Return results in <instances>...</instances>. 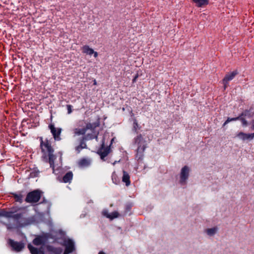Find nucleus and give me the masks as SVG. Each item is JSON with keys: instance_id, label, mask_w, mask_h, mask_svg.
<instances>
[{"instance_id": "f257e3e1", "label": "nucleus", "mask_w": 254, "mask_h": 254, "mask_svg": "<svg viewBox=\"0 0 254 254\" xmlns=\"http://www.w3.org/2000/svg\"><path fill=\"white\" fill-rule=\"evenodd\" d=\"M78 128L74 129V133L77 135H82V140L77 149L85 148L86 145L84 141L97 138L98 133L95 131V124L87 123L85 120H80L78 122Z\"/></svg>"}, {"instance_id": "f03ea898", "label": "nucleus", "mask_w": 254, "mask_h": 254, "mask_svg": "<svg viewBox=\"0 0 254 254\" xmlns=\"http://www.w3.org/2000/svg\"><path fill=\"white\" fill-rule=\"evenodd\" d=\"M39 139L42 157L44 159H48L50 167L54 170L56 156L54 154L55 150L52 145V143L48 138L44 139L41 136L39 137Z\"/></svg>"}, {"instance_id": "7ed1b4c3", "label": "nucleus", "mask_w": 254, "mask_h": 254, "mask_svg": "<svg viewBox=\"0 0 254 254\" xmlns=\"http://www.w3.org/2000/svg\"><path fill=\"white\" fill-rule=\"evenodd\" d=\"M41 197V192L39 190H34L29 192L25 198V201L29 203H36Z\"/></svg>"}, {"instance_id": "20e7f679", "label": "nucleus", "mask_w": 254, "mask_h": 254, "mask_svg": "<svg viewBox=\"0 0 254 254\" xmlns=\"http://www.w3.org/2000/svg\"><path fill=\"white\" fill-rule=\"evenodd\" d=\"M48 127L53 136L54 139L56 141H60L61 140V133L62 129L61 128L55 127L53 124H50L48 126Z\"/></svg>"}, {"instance_id": "39448f33", "label": "nucleus", "mask_w": 254, "mask_h": 254, "mask_svg": "<svg viewBox=\"0 0 254 254\" xmlns=\"http://www.w3.org/2000/svg\"><path fill=\"white\" fill-rule=\"evenodd\" d=\"M8 244L11 248L12 250L15 252H19L21 251L24 248V244L21 242L14 241L12 239H8Z\"/></svg>"}, {"instance_id": "423d86ee", "label": "nucleus", "mask_w": 254, "mask_h": 254, "mask_svg": "<svg viewBox=\"0 0 254 254\" xmlns=\"http://www.w3.org/2000/svg\"><path fill=\"white\" fill-rule=\"evenodd\" d=\"M111 143L110 144L109 146L105 147L104 143H102L101 147L97 150V154L100 156L101 159L104 161L105 157H106L110 152V146Z\"/></svg>"}, {"instance_id": "0eeeda50", "label": "nucleus", "mask_w": 254, "mask_h": 254, "mask_svg": "<svg viewBox=\"0 0 254 254\" xmlns=\"http://www.w3.org/2000/svg\"><path fill=\"white\" fill-rule=\"evenodd\" d=\"M238 72L237 70H235L225 75V77L222 80V83L224 85V90H225L227 88L229 85V82L232 80L235 77V76L238 74Z\"/></svg>"}, {"instance_id": "6e6552de", "label": "nucleus", "mask_w": 254, "mask_h": 254, "mask_svg": "<svg viewBox=\"0 0 254 254\" xmlns=\"http://www.w3.org/2000/svg\"><path fill=\"white\" fill-rule=\"evenodd\" d=\"M189 168L188 166H184L181 170V174H180V183L183 184L185 183L186 181L187 180L189 173Z\"/></svg>"}, {"instance_id": "1a4fd4ad", "label": "nucleus", "mask_w": 254, "mask_h": 254, "mask_svg": "<svg viewBox=\"0 0 254 254\" xmlns=\"http://www.w3.org/2000/svg\"><path fill=\"white\" fill-rule=\"evenodd\" d=\"M0 216H3L7 218L12 217L14 219H18L21 217V214H16L13 215V212L11 211H6L2 210L0 213Z\"/></svg>"}, {"instance_id": "9d476101", "label": "nucleus", "mask_w": 254, "mask_h": 254, "mask_svg": "<svg viewBox=\"0 0 254 254\" xmlns=\"http://www.w3.org/2000/svg\"><path fill=\"white\" fill-rule=\"evenodd\" d=\"M46 241L47 240L45 237L38 236L33 240V244L35 246H44L46 243Z\"/></svg>"}, {"instance_id": "9b49d317", "label": "nucleus", "mask_w": 254, "mask_h": 254, "mask_svg": "<svg viewBox=\"0 0 254 254\" xmlns=\"http://www.w3.org/2000/svg\"><path fill=\"white\" fill-rule=\"evenodd\" d=\"M65 248L64 251L67 252V253H72L74 250V243L73 241L70 240L68 239L66 242H65Z\"/></svg>"}, {"instance_id": "f8f14e48", "label": "nucleus", "mask_w": 254, "mask_h": 254, "mask_svg": "<svg viewBox=\"0 0 254 254\" xmlns=\"http://www.w3.org/2000/svg\"><path fill=\"white\" fill-rule=\"evenodd\" d=\"M46 249L49 252L54 254H61L63 252V249L61 248L54 247L50 245L47 246Z\"/></svg>"}, {"instance_id": "ddd939ff", "label": "nucleus", "mask_w": 254, "mask_h": 254, "mask_svg": "<svg viewBox=\"0 0 254 254\" xmlns=\"http://www.w3.org/2000/svg\"><path fill=\"white\" fill-rule=\"evenodd\" d=\"M146 148V146L144 145H140L138 146L136 150V158L137 160L142 159L143 156V152Z\"/></svg>"}, {"instance_id": "4468645a", "label": "nucleus", "mask_w": 254, "mask_h": 254, "mask_svg": "<svg viewBox=\"0 0 254 254\" xmlns=\"http://www.w3.org/2000/svg\"><path fill=\"white\" fill-rule=\"evenodd\" d=\"M122 182L125 183L126 186L128 187L130 185V176L127 172L123 171Z\"/></svg>"}, {"instance_id": "2eb2a0df", "label": "nucleus", "mask_w": 254, "mask_h": 254, "mask_svg": "<svg viewBox=\"0 0 254 254\" xmlns=\"http://www.w3.org/2000/svg\"><path fill=\"white\" fill-rule=\"evenodd\" d=\"M192 1L198 7L205 6L209 3V0H192Z\"/></svg>"}, {"instance_id": "dca6fc26", "label": "nucleus", "mask_w": 254, "mask_h": 254, "mask_svg": "<svg viewBox=\"0 0 254 254\" xmlns=\"http://www.w3.org/2000/svg\"><path fill=\"white\" fill-rule=\"evenodd\" d=\"M73 178V174L69 171L66 173L63 177L62 182L64 183H70Z\"/></svg>"}, {"instance_id": "f3484780", "label": "nucleus", "mask_w": 254, "mask_h": 254, "mask_svg": "<svg viewBox=\"0 0 254 254\" xmlns=\"http://www.w3.org/2000/svg\"><path fill=\"white\" fill-rule=\"evenodd\" d=\"M237 136L241 138L243 140H252L251 133H246L243 132H240L237 134Z\"/></svg>"}, {"instance_id": "a211bd4d", "label": "nucleus", "mask_w": 254, "mask_h": 254, "mask_svg": "<svg viewBox=\"0 0 254 254\" xmlns=\"http://www.w3.org/2000/svg\"><path fill=\"white\" fill-rule=\"evenodd\" d=\"M82 53L86 55H92L94 53V50L88 45H84L81 48Z\"/></svg>"}, {"instance_id": "6ab92c4d", "label": "nucleus", "mask_w": 254, "mask_h": 254, "mask_svg": "<svg viewBox=\"0 0 254 254\" xmlns=\"http://www.w3.org/2000/svg\"><path fill=\"white\" fill-rule=\"evenodd\" d=\"M248 112H249V111L246 110L244 112V113H242L239 116V117H240V118L239 119V120H240L241 121L242 125L244 127H246L248 125V122L247 121V120L244 118H243L242 117L243 116H247Z\"/></svg>"}, {"instance_id": "aec40b11", "label": "nucleus", "mask_w": 254, "mask_h": 254, "mask_svg": "<svg viewBox=\"0 0 254 254\" xmlns=\"http://www.w3.org/2000/svg\"><path fill=\"white\" fill-rule=\"evenodd\" d=\"M90 164V160L86 158H82L80 159L78 162V165L80 167H87Z\"/></svg>"}, {"instance_id": "412c9836", "label": "nucleus", "mask_w": 254, "mask_h": 254, "mask_svg": "<svg viewBox=\"0 0 254 254\" xmlns=\"http://www.w3.org/2000/svg\"><path fill=\"white\" fill-rule=\"evenodd\" d=\"M27 247L31 254H39L40 250L38 249L33 247L31 244H29L27 246Z\"/></svg>"}, {"instance_id": "4be33fe9", "label": "nucleus", "mask_w": 254, "mask_h": 254, "mask_svg": "<svg viewBox=\"0 0 254 254\" xmlns=\"http://www.w3.org/2000/svg\"><path fill=\"white\" fill-rule=\"evenodd\" d=\"M240 118V117H239V116H238L237 117H235V118H228L227 120L223 124V126H226L227 124H228L230 122L238 121L239 120Z\"/></svg>"}, {"instance_id": "5701e85b", "label": "nucleus", "mask_w": 254, "mask_h": 254, "mask_svg": "<svg viewBox=\"0 0 254 254\" xmlns=\"http://www.w3.org/2000/svg\"><path fill=\"white\" fill-rule=\"evenodd\" d=\"M13 196L16 201L21 202L22 199V195L21 194L13 193Z\"/></svg>"}, {"instance_id": "b1692460", "label": "nucleus", "mask_w": 254, "mask_h": 254, "mask_svg": "<svg viewBox=\"0 0 254 254\" xmlns=\"http://www.w3.org/2000/svg\"><path fill=\"white\" fill-rule=\"evenodd\" d=\"M216 231H217L216 228H210V229H207L206 230V232L207 233V234L208 235L212 236L216 233Z\"/></svg>"}, {"instance_id": "393cba45", "label": "nucleus", "mask_w": 254, "mask_h": 254, "mask_svg": "<svg viewBox=\"0 0 254 254\" xmlns=\"http://www.w3.org/2000/svg\"><path fill=\"white\" fill-rule=\"evenodd\" d=\"M143 140V137L141 135V134L138 135L135 138H134V142L135 143L139 144Z\"/></svg>"}, {"instance_id": "a878e982", "label": "nucleus", "mask_w": 254, "mask_h": 254, "mask_svg": "<svg viewBox=\"0 0 254 254\" xmlns=\"http://www.w3.org/2000/svg\"><path fill=\"white\" fill-rule=\"evenodd\" d=\"M133 127L134 130L137 132L138 129L139 128L138 124L137 123V120L136 119H134L133 120Z\"/></svg>"}, {"instance_id": "bb28decb", "label": "nucleus", "mask_w": 254, "mask_h": 254, "mask_svg": "<svg viewBox=\"0 0 254 254\" xmlns=\"http://www.w3.org/2000/svg\"><path fill=\"white\" fill-rule=\"evenodd\" d=\"M102 213L104 216L111 219V214L109 213L107 210H103Z\"/></svg>"}, {"instance_id": "cd10ccee", "label": "nucleus", "mask_w": 254, "mask_h": 254, "mask_svg": "<svg viewBox=\"0 0 254 254\" xmlns=\"http://www.w3.org/2000/svg\"><path fill=\"white\" fill-rule=\"evenodd\" d=\"M67 110V114H70L72 113V106L71 105H66V106Z\"/></svg>"}, {"instance_id": "c85d7f7f", "label": "nucleus", "mask_w": 254, "mask_h": 254, "mask_svg": "<svg viewBox=\"0 0 254 254\" xmlns=\"http://www.w3.org/2000/svg\"><path fill=\"white\" fill-rule=\"evenodd\" d=\"M120 216L119 213L117 211L112 212V219L116 218Z\"/></svg>"}, {"instance_id": "c756f323", "label": "nucleus", "mask_w": 254, "mask_h": 254, "mask_svg": "<svg viewBox=\"0 0 254 254\" xmlns=\"http://www.w3.org/2000/svg\"><path fill=\"white\" fill-rule=\"evenodd\" d=\"M139 76V75L138 73L136 74V75H135V76L134 77V78H133L132 79V82L134 83L135 82H136L137 78Z\"/></svg>"}, {"instance_id": "7c9ffc66", "label": "nucleus", "mask_w": 254, "mask_h": 254, "mask_svg": "<svg viewBox=\"0 0 254 254\" xmlns=\"http://www.w3.org/2000/svg\"><path fill=\"white\" fill-rule=\"evenodd\" d=\"M251 124H252L251 128H252V129H254V120H252Z\"/></svg>"}, {"instance_id": "2f4dec72", "label": "nucleus", "mask_w": 254, "mask_h": 254, "mask_svg": "<svg viewBox=\"0 0 254 254\" xmlns=\"http://www.w3.org/2000/svg\"><path fill=\"white\" fill-rule=\"evenodd\" d=\"M93 54L94 55V57L95 58H97V57H98V53H97V52H95V51H94V53H93Z\"/></svg>"}, {"instance_id": "473e14b6", "label": "nucleus", "mask_w": 254, "mask_h": 254, "mask_svg": "<svg viewBox=\"0 0 254 254\" xmlns=\"http://www.w3.org/2000/svg\"><path fill=\"white\" fill-rule=\"evenodd\" d=\"M98 254H106L103 251H100L99 252Z\"/></svg>"}, {"instance_id": "72a5a7b5", "label": "nucleus", "mask_w": 254, "mask_h": 254, "mask_svg": "<svg viewBox=\"0 0 254 254\" xmlns=\"http://www.w3.org/2000/svg\"><path fill=\"white\" fill-rule=\"evenodd\" d=\"M251 137L253 139L254 138V132L253 133H251Z\"/></svg>"}, {"instance_id": "f704fd0d", "label": "nucleus", "mask_w": 254, "mask_h": 254, "mask_svg": "<svg viewBox=\"0 0 254 254\" xmlns=\"http://www.w3.org/2000/svg\"><path fill=\"white\" fill-rule=\"evenodd\" d=\"M69 254V253H67V252L64 251V254Z\"/></svg>"}, {"instance_id": "c9c22d12", "label": "nucleus", "mask_w": 254, "mask_h": 254, "mask_svg": "<svg viewBox=\"0 0 254 254\" xmlns=\"http://www.w3.org/2000/svg\"><path fill=\"white\" fill-rule=\"evenodd\" d=\"M96 84V80H94V84H95V85Z\"/></svg>"}, {"instance_id": "e433bc0d", "label": "nucleus", "mask_w": 254, "mask_h": 254, "mask_svg": "<svg viewBox=\"0 0 254 254\" xmlns=\"http://www.w3.org/2000/svg\"><path fill=\"white\" fill-rule=\"evenodd\" d=\"M116 162L115 161V162H114L113 163H112L113 165H115L116 164Z\"/></svg>"}, {"instance_id": "4c0bfd02", "label": "nucleus", "mask_w": 254, "mask_h": 254, "mask_svg": "<svg viewBox=\"0 0 254 254\" xmlns=\"http://www.w3.org/2000/svg\"><path fill=\"white\" fill-rule=\"evenodd\" d=\"M112 143H113V141H114V138H112Z\"/></svg>"}, {"instance_id": "58836bf2", "label": "nucleus", "mask_w": 254, "mask_h": 254, "mask_svg": "<svg viewBox=\"0 0 254 254\" xmlns=\"http://www.w3.org/2000/svg\"><path fill=\"white\" fill-rule=\"evenodd\" d=\"M253 115H254V113H253Z\"/></svg>"}]
</instances>
